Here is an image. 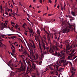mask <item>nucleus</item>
I'll list each match as a JSON object with an SVG mask.
<instances>
[{
  "label": "nucleus",
  "mask_w": 77,
  "mask_h": 77,
  "mask_svg": "<svg viewBox=\"0 0 77 77\" xmlns=\"http://www.w3.org/2000/svg\"><path fill=\"white\" fill-rule=\"evenodd\" d=\"M53 49L54 51H55V54L54 53L52 54H54V56H57V57H62V56H64L65 55V54L64 53H62V52H57L56 51H59V49L57 48V46H55L53 48Z\"/></svg>",
  "instance_id": "1"
},
{
  "label": "nucleus",
  "mask_w": 77,
  "mask_h": 77,
  "mask_svg": "<svg viewBox=\"0 0 77 77\" xmlns=\"http://www.w3.org/2000/svg\"><path fill=\"white\" fill-rule=\"evenodd\" d=\"M27 68V65L26 63H25L23 65L21 64V66L20 69L17 68V70H16L15 71L16 73H17L19 72H21V71L24 72L26 71V69Z\"/></svg>",
  "instance_id": "2"
},
{
  "label": "nucleus",
  "mask_w": 77,
  "mask_h": 77,
  "mask_svg": "<svg viewBox=\"0 0 77 77\" xmlns=\"http://www.w3.org/2000/svg\"><path fill=\"white\" fill-rule=\"evenodd\" d=\"M60 65H56L54 64L53 65L54 69H57V71H62V70H63V68H59V67L60 66Z\"/></svg>",
  "instance_id": "3"
},
{
  "label": "nucleus",
  "mask_w": 77,
  "mask_h": 77,
  "mask_svg": "<svg viewBox=\"0 0 77 77\" xmlns=\"http://www.w3.org/2000/svg\"><path fill=\"white\" fill-rule=\"evenodd\" d=\"M41 39L42 40L41 46L42 49L45 50L46 49V46H45V43L43 41V39L42 38V37L41 36Z\"/></svg>",
  "instance_id": "4"
},
{
  "label": "nucleus",
  "mask_w": 77,
  "mask_h": 77,
  "mask_svg": "<svg viewBox=\"0 0 77 77\" xmlns=\"http://www.w3.org/2000/svg\"><path fill=\"white\" fill-rule=\"evenodd\" d=\"M73 46V48H74L75 47V45H73V44H72L70 46L69 44H68L67 45L66 47L67 51H68V50H70L71 48H72Z\"/></svg>",
  "instance_id": "5"
},
{
  "label": "nucleus",
  "mask_w": 77,
  "mask_h": 77,
  "mask_svg": "<svg viewBox=\"0 0 77 77\" xmlns=\"http://www.w3.org/2000/svg\"><path fill=\"white\" fill-rule=\"evenodd\" d=\"M46 49L47 51H48L49 50V51L50 53H54V51H53V50L52 49H51V48H50V49L49 47H47L46 48V49L45 50L44 49H43V50H45V51H46Z\"/></svg>",
  "instance_id": "6"
},
{
  "label": "nucleus",
  "mask_w": 77,
  "mask_h": 77,
  "mask_svg": "<svg viewBox=\"0 0 77 77\" xmlns=\"http://www.w3.org/2000/svg\"><path fill=\"white\" fill-rule=\"evenodd\" d=\"M28 63L29 65L31 67V68L32 69H34L35 68V63H32V66H31V64H30V61H28Z\"/></svg>",
  "instance_id": "7"
},
{
  "label": "nucleus",
  "mask_w": 77,
  "mask_h": 77,
  "mask_svg": "<svg viewBox=\"0 0 77 77\" xmlns=\"http://www.w3.org/2000/svg\"><path fill=\"white\" fill-rule=\"evenodd\" d=\"M63 57L60 58V62L61 63H65V55L64 56H62Z\"/></svg>",
  "instance_id": "8"
},
{
  "label": "nucleus",
  "mask_w": 77,
  "mask_h": 77,
  "mask_svg": "<svg viewBox=\"0 0 77 77\" xmlns=\"http://www.w3.org/2000/svg\"><path fill=\"white\" fill-rule=\"evenodd\" d=\"M37 40L38 42H39V47L40 48V50L42 51V47L41 46V43H40V40H39V38L37 37Z\"/></svg>",
  "instance_id": "9"
},
{
  "label": "nucleus",
  "mask_w": 77,
  "mask_h": 77,
  "mask_svg": "<svg viewBox=\"0 0 77 77\" xmlns=\"http://www.w3.org/2000/svg\"><path fill=\"white\" fill-rule=\"evenodd\" d=\"M67 30H68V29H64L63 30H62V32L63 33H66V32H69V29H68L67 31Z\"/></svg>",
  "instance_id": "10"
},
{
  "label": "nucleus",
  "mask_w": 77,
  "mask_h": 77,
  "mask_svg": "<svg viewBox=\"0 0 77 77\" xmlns=\"http://www.w3.org/2000/svg\"><path fill=\"white\" fill-rule=\"evenodd\" d=\"M48 43L49 44H51V40L50 39V37L48 35Z\"/></svg>",
  "instance_id": "11"
},
{
  "label": "nucleus",
  "mask_w": 77,
  "mask_h": 77,
  "mask_svg": "<svg viewBox=\"0 0 77 77\" xmlns=\"http://www.w3.org/2000/svg\"><path fill=\"white\" fill-rule=\"evenodd\" d=\"M44 55L43 54H42L41 55L40 60H43V59H44Z\"/></svg>",
  "instance_id": "12"
},
{
  "label": "nucleus",
  "mask_w": 77,
  "mask_h": 77,
  "mask_svg": "<svg viewBox=\"0 0 77 77\" xmlns=\"http://www.w3.org/2000/svg\"><path fill=\"white\" fill-rule=\"evenodd\" d=\"M71 63V62L70 61H67L66 63L63 64V66H64V67L66 66V65H67L68 64V63Z\"/></svg>",
  "instance_id": "13"
},
{
  "label": "nucleus",
  "mask_w": 77,
  "mask_h": 77,
  "mask_svg": "<svg viewBox=\"0 0 77 77\" xmlns=\"http://www.w3.org/2000/svg\"><path fill=\"white\" fill-rule=\"evenodd\" d=\"M19 57H21V58H22V60L23 61L24 60V57H24V55H19Z\"/></svg>",
  "instance_id": "14"
},
{
  "label": "nucleus",
  "mask_w": 77,
  "mask_h": 77,
  "mask_svg": "<svg viewBox=\"0 0 77 77\" xmlns=\"http://www.w3.org/2000/svg\"><path fill=\"white\" fill-rule=\"evenodd\" d=\"M52 65H49L48 66V68H47V69H50V68L51 67Z\"/></svg>",
  "instance_id": "15"
},
{
  "label": "nucleus",
  "mask_w": 77,
  "mask_h": 77,
  "mask_svg": "<svg viewBox=\"0 0 77 77\" xmlns=\"http://www.w3.org/2000/svg\"><path fill=\"white\" fill-rule=\"evenodd\" d=\"M28 47L29 48V50H30L29 51V52H31V51H32V53H33V51L32 50V49H30V47H29V45H28Z\"/></svg>",
  "instance_id": "16"
},
{
  "label": "nucleus",
  "mask_w": 77,
  "mask_h": 77,
  "mask_svg": "<svg viewBox=\"0 0 77 77\" xmlns=\"http://www.w3.org/2000/svg\"><path fill=\"white\" fill-rule=\"evenodd\" d=\"M63 26V27L64 28H66V27H67V24L66 23L63 24V25H62V26Z\"/></svg>",
  "instance_id": "17"
},
{
  "label": "nucleus",
  "mask_w": 77,
  "mask_h": 77,
  "mask_svg": "<svg viewBox=\"0 0 77 77\" xmlns=\"http://www.w3.org/2000/svg\"><path fill=\"white\" fill-rule=\"evenodd\" d=\"M8 38H9V39H14V38H17V37L15 36H11V38L9 37H8Z\"/></svg>",
  "instance_id": "18"
},
{
  "label": "nucleus",
  "mask_w": 77,
  "mask_h": 77,
  "mask_svg": "<svg viewBox=\"0 0 77 77\" xmlns=\"http://www.w3.org/2000/svg\"><path fill=\"white\" fill-rule=\"evenodd\" d=\"M71 73L72 74V75L73 77H74V74H75V72H74V71H71Z\"/></svg>",
  "instance_id": "19"
},
{
  "label": "nucleus",
  "mask_w": 77,
  "mask_h": 77,
  "mask_svg": "<svg viewBox=\"0 0 77 77\" xmlns=\"http://www.w3.org/2000/svg\"><path fill=\"white\" fill-rule=\"evenodd\" d=\"M75 51V49H74L72 50V51L71 52V53L70 54V55H71L72 54H73V53H74V52Z\"/></svg>",
  "instance_id": "20"
},
{
  "label": "nucleus",
  "mask_w": 77,
  "mask_h": 77,
  "mask_svg": "<svg viewBox=\"0 0 77 77\" xmlns=\"http://www.w3.org/2000/svg\"><path fill=\"white\" fill-rule=\"evenodd\" d=\"M43 30H44L45 32H46V33H47V34H48V35H50V34L49 33H48V32H47V31H46L45 30V28H43Z\"/></svg>",
  "instance_id": "21"
},
{
  "label": "nucleus",
  "mask_w": 77,
  "mask_h": 77,
  "mask_svg": "<svg viewBox=\"0 0 77 77\" xmlns=\"http://www.w3.org/2000/svg\"><path fill=\"white\" fill-rule=\"evenodd\" d=\"M40 60V61L39 62L38 64L39 65H42V61L43 60Z\"/></svg>",
  "instance_id": "22"
},
{
  "label": "nucleus",
  "mask_w": 77,
  "mask_h": 77,
  "mask_svg": "<svg viewBox=\"0 0 77 77\" xmlns=\"http://www.w3.org/2000/svg\"><path fill=\"white\" fill-rule=\"evenodd\" d=\"M71 14L73 15V16H75V12H73V11H72L71 12Z\"/></svg>",
  "instance_id": "23"
},
{
  "label": "nucleus",
  "mask_w": 77,
  "mask_h": 77,
  "mask_svg": "<svg viewBox=\"0 0 77 77\" xmlns=\"http://www.w3.org/2000/svg\"><path fill=\"white\" fill-rule=\"evenodd\" d=\"M63 45H62V44H61L60 46H59L60 49H63Z\"/></svg>",
  "instance_id": "24"
},
{
  "label": "nucleus",
  "mask_w": 77,
  "mask_h": 77,
  "mask_svg": "<svg viewBox=\"0 0 77 77\" xmlns=\"http://www.w3.org/2000/svg\"><path fill=\"white\" fill-rule=\"evenodd\" d=\"M37 32L38 34V35H39L40 36H41V35L40 34V33L39 32V30H38V29L37 31Z\"/></svg>",
  "instance_id": "25"
},
{
  "label": "nucleus",
  "mask_w": 77,
  "mask_h": 77,
  "mask_svg": "<svg viewBox=\"0 0 77 77\" xmlns=\"http://www.w3.org/2000/svg\"><path fill=\"white\" fill-rule=\"evenodd\" d=\"M14 53H15V50H12V53H11V55H12V54H14Z\"/></svg>",
  "instance_id": "26"
},
{
  "label": "nucleus",
  "mask_w": 77,
  "mask_h": 77,
  "mask_svg": "<svg viewBox=\"0 0 77 77\" xmlns=\"http://www.w3.org/2000/svg\"><path fill=\"white\" fill-rule=\"evenodd\" d=\"M11 73L13 75H14L15 74V72L11 71Z\"/></svg>",
  "instance_id": "27"
},
{
  "label": "nucleus",
  "mask_w": 77,
  "mask_h": 77,
  "mask_svg": "<svg viewBox=\"0 0 77 77\" xmlns=\"http://www.w3.org/2000/svg\"><path fill=\"white\" fill-rule=\"evenodd\" d=\"M43 38H44L45 39V40H46V37L45 35H44L42 37Z\"/></svg>",
  "instance_id": "28"
},
{
  "label": "nucleus",
  "mask_w": 77,
  "mask_h": 77,
  "mask_svg": "<svg viewBox=\"0 0 77 77\" xmlns=\"http://www.w3.org/2000/svg\"><path fill=\"white\" fill-rule=\"evenodd\" d=\"M10 68L11 69H12V70L13 71H14L15 70V69H14V67L11 66Z\"/></svg>",
  "instance_id": "29"
},
{
  "label": "nucleus",
  "mask_w": 77,
  "mask_h": 77,
  "mask_svg": "<svg viewBox=\"0 0 77 77\" xmlns=\"http://www.w3.org/2000/svg\"><path fill=\"white\" fill-rule=\"evenodd\" d=\"M21 50L22 51H23V49L24 48V47H23V46L22 45H21Z\"/></svg>",
  "instance_id": "30"
},
{
  "label": "nucleus",
  "mask_w": 77,
  "mask_h": 77,
  "mask_svg": "<svg viewBox=\"0 0 77 77\" xmlns=\"http://www.w3.org/2000/svg\"><path fill=\"white\" fill-rule=\"evenodd\" d=\"M66 6V5H65V4L64 3V6L63 8V9L65 10V7Z\"/></svg>",
  "instance_id": "31"
},
{
  "label": "nucleus",
  "mask_w": 77,
  "mask_h": 77,
  "mask_svg": "<svg viewBox=\"0 0 77 77\" xmlns=\"http://www.w3.org/2000/svg\"><path fill=\"white\" fill-rule=\"evenodd\" d=\"M30 32L31 33H33V31L32 29H31V30H30Z\"/></svg>",
  "instance_id": "32"
},
{
  "label": "nucleus",
  "mask_w": 77,
  "mask_h": 77,
  "mask_svg": "<svg viewBox=\"0 0 77 77\" xmlns=\"http://www.w3.org/2000/svg\"><path fill=\"white\" fill-rule=\"evenodd\" d=\"M77 57V56H76L75 57H73V58L72 59H71V60H74V59H75V58H76V57Z\"/></svg>",
  "instance_id": "33"
},
{
  "label": "nucleus",
  "mask_w": 77,
  "mask_h": 77,
  "mask_svg": "<svg viewBox=\"0 0 77 77\" xmlns=\"http://www.w3.org/2000/svg\"><path fill=\"white\" fill-rule=\"evenodd\" d=\"M36 56V57L38 58V54L37 53L35 54Z\"/></svg>",
  "instance_id": "34"
},
{
  "label": "nucleus",
  "mask_w": 77,
  "mask_h": 77,
  "mask_svg": "<svg viewBox=\"0 0 77 77\" xmlns=\"http://www.w3.org/2000/svg\"><path fill=\"white\" fill-rule=\"evenodd\" d=\"M30 44H31V48H30V49H32V48H33V46L32 45V44H31V43H30Z\"/></svg>",
  "instance_id": "35"
},
{
  "label": "nucleus",
  "mask_w": 77,
  "mask_h": 77,
  "mask_svg": "<svg viewBox=\"0 0 77 77\" xmlns=\"http://www.w3.org/2000/svg\"><path fill=\"white\" fill-rule=\"evenodd\" d=\"M12 63V60H10L9 62V64H11Z\"/></svg>",
  "instance_id": "36"
},
{
  "label": "nucleus",
  "mask_w": 77,
  "mask_h": 77,
  "mask_svg": "<svg viewBox=\"0 0 77 77\" xmlns=\"http://www.w3.org/2000/svg\"><path fill=\"white\" fill-rule=\"evenodd\" d=\"M69 26H70V27H69L70 29H71L72 28V25L70 24L69 25Z\"/></svg>",
  "instance_id": "37"
},
{
  "label": "nucleus",
  "mask_w": 77,
  "mask_h": 77,
  "mask_svg": "<svg viewBox=\"0 0 77 77\" xmlns=\"http://www.w3.org/2000/svg\"><path fill=\"white\" fill-rule=\"evenodd\" d=\"M3 45L0 43V47H3Z\"/></svg>",
  "instance_id": "38"
},
{
  "label": "nucleus",
  "mask_w": 77,
  "mask_h": 77,
  "mask_svg": "<svg viewBox=\"0 0 77 77\" xmlns=\"http://www.w3.org/2000/svg\"><path fill=\"white\" fill-rule=\"evenodd\" d=\"M2 40H0V44H1L3 45V43H2Z\"/></svg>",
  "instance_id": "39"
},
{
  "label": "nucleus",
  "mask_w": 77,
  "mask_h": 77,
  "mask_svg": "<svg viewBox=\"0 0 77 77\" xmlns=\"http://www.w3.org/2000/svg\"><path fill=\"white\" fill-rule=\"evenodd\" d=\"M69 55H70V58H72V57H73V56H72V55H71V54H70Z\"/></svg>",
  "instance_id": "40"
},
{
  "label": "nucleus",
  "mask_w": 77,
  "mask_h": 77,
  "mask_svg": "<svg viewBox=\"0 0 77 77\" xmlns=\"http://www.w3.org/2000/svg\"><path fill=\"white\" fill-rule=\"evenodd\" d=\"M51 21H52V23H53V22H54V21H55V19H54L53 20V19L51 20Z\"/></svg>",
  "instance_id": "41"
},
{
  "label": "nucleus",
  "mask_w": 77,
  "mask_h": 77,
  "mask_svg": "<svg viewBox=\"0 0 77 77\" xmlns=\"http://www.w3.org/2000/svg\"><path fill=\"white\" fill-rule=\"evenodd\" d=\"M24 33L25 34V35L27 36V32H24Z\"/></svg>",
  "instance_id": "42"
},
{
  "label": "nucleus",
  "mask_w": 77,
  "mask_h": 77,
  "mask_svg": "<svg viewBox=\"0 0 77 77\" xmlns=\"http://www.w3.org/2000/svg\"><path fill=\"white\" fill-rule=\"evenodd\" d=\"M49 69H51V70H53V69H53V68L51 67H50V68H49Z\"/></svg>",
  "instance_id": "43"
},
{
  "label": "nucleus",
  "mask_w": 77,
  "mask_h": 77,
  "mask_svg": "<svg viewBox=\"0 0 77 77\" xmlns=\"http://www.w3.org/2000/svg\"><path fill=\"white\" fill-rule=\"evenodd\" d=\"M70 58H71V57H70V56H68L67 57V59H69Z\"/></svg>",
  "instance_id": "44"
},
{
  "label": "nucleus",
  "mask_w": 77,
  "mask_h": 77,
  "mask_svg": "<svg viewBox=\"0 0 77 77\" xmlns=\"http://www.w3.org/2000/svg\"><path fill=\"white\" fill-rule=\"evenodd\" d=\"M15 28H16V29H18V26L16 25L15 26Z\"/></svg>",
  "instance_id": "45"
},
{
  "label": "nucleus",
  "mask_w": 77,
  "mask_h": 77,
  "mask_svg": "<svg viewBox=\"0 0 77 77\" xmlns=\"http://www.w3.org/2000/svg\"><path fill=\"white\" fill-rule=\"evenodd\" d=\"M5 14H6L7 15H8V12L6 11H5Z\"/></svg>",
  "instance_id": "46"
},
{
  "label": "nucleus",
  "mask_w": 77,
  "mask_h": 77,
  "mask_svg": "<svg viewBox=\"0 0 77 77\" xmlns=\"http://www.w3.org/2000/svg\"><path fill=\"white\" fill-rule=\"evenodd\" d=\"M54 73V71H53L52 72H51V74H53Z\"/></svg>",
  "instance_id": "47"
},
{
  "label": "nucleus",
  "mask_w": 77,
  "mask_h": 77,
  "mask_svg": "<svg viewBox=\"0 0 77 77\" xmlns=\"http://www.w3.org/2000/svg\"><path fill=\"white\" fill-rule=\"evenodd\" d=\"M7 22L8 23V21H7V20L5 21V23L7 25Z\"/></svg>",
  "instance_id": "48"
},
{
  "label": "nucleus",
  "mask_w": 77,
  "mask_h": 77,
  "mask_svg": "<svg viewBox=\"0 0 77 77\" xmlns=\"http://www.w3.org/2000/svg\"><path fill=\"white\" fill-rule=\"evenodd\" d=\"M49 3H52L51 0H48Z\"/></svg>",
  "instance_id": "49"
},
{
  "label": "nucleus",
  "mask_w": 77,
  "mask_h": 77,
  "mask_svg": "<svg viewBox=\"0 0 77 77\" xmlns=\"http://www.w3.org/2000/svg\"><path fill=\"white\" fill-rule=\"evenodd\" d=\"M68 17H69V18H72V17L71 16L69 15Z\"/></svg>",
  "instance_id": "50"
},
{
  "label": "nucleus",
  "mask_w": 77,
  "mask_h": 77,
  "mask_svg": "<svg viewBox=\"0 0 77 77\" xmlns=\"http://www.w3.org/2000/svg\"><path fill=\"white\" fill-rule=\"evenodd\" d=\"M51 15H53V14H48V16H49V17H50V16H51Z\"/></svg>",
  "instance_id": "51"
},
{
  "label": "nucleus",
  "mask_w": 77,
  "mask_h": 77,
  "mask_svg": "<svg viewBox=\"0 0 77 77\" xmlns=\"http://www.w3.org/2000/svg\"><path fill=\"white\" fill-rule=\"evenodd\" d=\"M11 24H14V25L15 24V23L14 22H11Z\"/></svg>",
  "instance_id": "52"
},
{
  "label": "nucleus",
  "mask_w": 77,
  "mask_h": 77,
  "mask_svg": "<svg viewBox=\"0 0 77 77\" xmlns=\"http://www.w3.org/2000/svg\"><path fill=\"white\" fill-rule=\"evenodd\" d=\"M1 11H3V9H2V6H1Z\"/></svg>",
  "instance_id": "53"
},
{
  "label": "nucleus",
  "mask_w": 77,
  "mask_h": 77,
  "mask_svg": "<svg viewBox=\"0 0 77 77\" xmlns=\"http://www.w3.org/2000/svg\"><path fill=\"white\" fill-rule=\"evenodd\" d=\"M61 10L62 11H63V7H62V5H61Z\"/></svg>",
  "instance_id": "54"
},
{
  "label": "nucleus",
  "mask_w": 77,
  "mask_h": 77,
  "mask_svg": "<svg viewBox=\"0 0 77 77\" xmlns=\"http://www.w3.org/2000/svg\"><path fill=\"white\" fill-rule=\"evenodd\" d=\"M14 66H15V67H17L18 66L16 65H14Z\"/></svg>",
  "instance_id": "55"
},
{
  "label": "nucleus",
  "mask_w": 77,
  "mask_h": 77,
  "mask_svg": "<svg viewBox=\"0 0 77 77\" xmlns=\"http://www.w3.org/2000/svg\"><path fill=\"white\" fill-rule=\"evenodd\" d=\"M39 2L40 3H42V0H40Z\"/></svg>",
  "instance_id": "56"
},
{
  "label": "nucleus",
  "mask_w": 77,
  "mask_h": 77,
  "mask_svg": "<svg viewBox=\"0 0 77 77\" xmlns=\"http://www.w3.org/2000/svg\"><path fill=\"white\" fill-rule=\"evenodd\" d=\"M59 5H58V6H57V8H58V9H59Z\"/></svg>",
  "instance_id": "57"
},
{
  "label": "nucleus",
  "mask_w": 77,
  "mask_h": 77,
  "mask_svg": "<svg viewBox=\"0 0 77 77\" xmlns=\"http://www.w3.org/2000/svg\"><path fill=\"white\" fill-rule=\"evenodd\" d=\"M10 11L11 12L12 14V9H11Z\"/></svg>",
  "instance_id": "58"
},
{
  "label": "nucleus",
  "mask_w": 77,
  "mask_h": 77,
  "mask_svg": "<svg viewBox=\"0 0 77 77\" xmlns=\"http://www.w3.org/2000/svg\"><path fill=\"white\" fill-rule=\"evenodd\" d=\"M27 15H28V17H29V14H28L27 13H26Z\"/></svg>",
  "instance_id": "59"
},
{
  "label": "nucleus",
  "mask_w": 77,
  "mask_h": 77,
  "mask_svg": "<svg viewBox=\"0 0 77 77\" xmlns=\"http://www.w3.org/2000/svg\"><path fill=\"white\" fill-rule=\"evenodd\" d=\"M22 27H23V28H24L25 29V26H24V25H23Z\"/></svg>",
  "instance_id": "60"
},
{
  "label": "nucleus",
  "mask_w": 77,
  "mask_h": 77,
  "mask_svg": "<svg viewBox=\"0 0 77 77\" xmlns=\"http://www.w3.org/2000/svg\"><path fill=\"white\" fill-rule=\"evenodd\" d=\"M72 70H74V69H75L74 68L72 67Z\"/></svg>",
  "instance_id": "61"
},
{
  "label": "nucleus",
  "mask_w": 77,
  "mask_h": 77,
  "mask_svg": "<svg viewBox=\"0 0 77 77\" xmlns=\"http://www.w3.org/2000/svg\"><path fill=\"white\" fill-rule=\"evenodd\" d=\"M12 14H13V15H15V13L13 12Z\"/></svg>",
  "instance_id": "62"
},
{
  "label": "nucleus",
  "mask_w": 77,
  "mask_h": 77,
  "mask_svg": "<svg viewBox=\"0 0 77 77\" xmlns=\"http://www.w3.org/2000/svg\"><path fill=\"white\" fill-rule=\"evenodd\" d=\"M3 26H4V27H6V25L5 24H4L3 25Z\"/></svg>",
  "instance_id": "63"
},
{
  "label": "nucleus",
  "mask_w": 77,
  "mask_h": 77,
  "mask_svg": "<svg viewBox=\"0 0 77 77\" xmlns=\"http://www.w3.org/2000/svg\"><path fill=\"white\" fill-rule=\"evenodd\" d=\"M40 12H41V11H38V13H40Z\"/></svg>",
  "instance_id": "64"
}]
</instances>
